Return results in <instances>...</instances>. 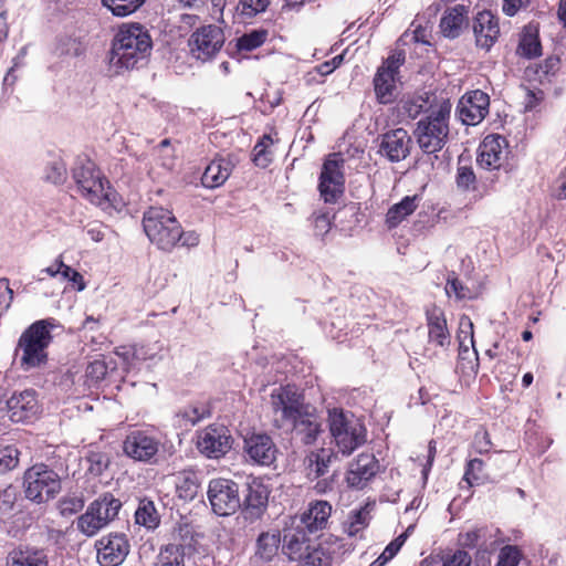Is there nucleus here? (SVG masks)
Segmentation results:
<instances>
[{
  "label": "nucleus",
  "mask_w": 566,
  "mask_h": 566,
  "mask_svg": "<svg viewBox=\"0 0 566 566\" xmlns=\"http://www.w3.org/2000/svg\"><path fill=\"white\" fill-rule=\"evenodd\" d=\"M70 271L71 268L63 262L62 255H60L50 266L40 270L36 277L38 281H43L44 274H46L64 283L69 280Z\"/></svg>",
  "instance_id": "nucleus-45"
},
{
  "label": "nucleus",
  "mask_w": 566,
  "mask_h": 566,
  "mask_svg": "<svg viewBox=\"0 0 566 566\" xmlns=\"http://www.w3.org/2000/svg\"><path fill=\"white\" fill-rule=\"evenodd\" d=\"M374 90L380 104L394 102L398 96L397 74L378 67L374 76Z\"/></svg>",
  "instance_id": "nucleus-29"
},
{
  "label": "nucleus",
  "mask_w": 566,
  "mask_h": 566,
  "mask_svg": "<svg viewBox=\"0 0 566 566\" xmlns=\"http://www.w3.org/2000/svg\"><path fill=\"white\" fill-rule=\"evenodd\" d=\"M471 556L464 551H457L451 558L442 564V566H470Z\"/></svg>",
  "instance_id": "nucleus-64"
},
{
  "label": "nucleus",
  "mask_w": 566,
  "mask_h": 566,
  "mask_svg": "<svg viewBox=\"0 0 566 566\" xmlns=\"http://www.w3.org/2000/svg\"><path fill=\"white\" fill-rule=\"evenodd\" d=\"M43 179L53 185H62L67 179V167L57 154H51L44 168Z\"/></svg>",
  "instance_id": "nucleus-36"
},
{
  "label": "nucleus",
  "mask_w": 566,
  "mask_h": 566,
  "mask_svg": "<svg viewBox=\"0 0 566 566\" xmlns=\"http://www.w3.org/2000/svg\"><path fill=\"white\" fill-rule=\"evenodd\" d=\"M417 196H407L400 202L394 205L386 214L388 228L397 227L406 217L417 209Z\"/></svg>",
  "instance_id": "nucleus-34"
},
{
  "label": "nucleus",
  "mask_w": 566,
  "mask_h": 566,
  "mask_svg": "<svg viewBox=\"0 0 566 566\" xmlns=\"http://www.w3.org/2000/svg\"><path fill=\"white\" fill-rule=\"evenodd\" d=\"M311 403L305 401L304 395L291 385L281 386L272 390L270 395V408L273 416V424L277 429H286Z\"/></svg>",
  "instance_id": "nucleus-8"
},
{
  "label": "nucleus",
  "mask_w": 566,
  "mask_h": 566,
  "mask_svg": "<svg viewBox=\"0 0 566 566\" xmlns=\"http://www.w3.org/2000/svg\"><path fill=\"white\" fill-rule=\"evenodd\" d=\"M19 463V451L13 446L0 449V473L14 469Z\"/></svg>",
  "instance_id": "nucleus-50"
},
{
  "label": "nucleus",
  "mask_w": 566,
  "mask_h": 566,
  "mask_svg": "<svg viewBox=\"0 0 566 566\" xmlns=\"http://www.w3.org/2000/svg\"><path fill=\"white\" fill-rule=\"evenodd\" d=\"M506 139L500 135H489L479 146L478 165L488 170L501 168L506 159Z\"/></svg>",
  "instance_id": "nucleus-22"
},
{
  "label": "nucleus",
  "mask_w": 566,
  "mask_h": 566,
  "mask_svg": "<svg viewBox=\"0 0 566 566\" xmlns=\"http://www.w3.org/2000/svg\"><path fill=\"white\" fill-rule=\"evenodd\" d=\"M73 168V180L80 193L91 203L107 210L114 207L115 193L107 187L105 189L99 171L87 157H78Z\"/></svg>",
  "instance_id": "nucleus-5"
},
{
  "label": "nucleus",
  "mask_w": 566,
  "mask_h": 566,
  "mask_svg": "<svg viewBox=\"0 0 566 566\" xmlns=\"http://www.w3.org/2000/svg\"><path fill=\"white\" fill-rule=\"evenodd\" d=\"M116 369V363L112 357L103 356L101 359H95L86 367L85 376L90 385H95L103 380L106 375L112 374Z\"/></svg>",
  "instance_id": "nucleus-37"
},
{
  "label": "nucleus",
  "mask_w": 566,
  "mask_h": 566,
  "mask_svg": "<svg viewBox=\"0 0 566 566\" xmlns=\"http://www.w3.org/2000/svg\"><path fill=\"white\" fill-rule=\"evenodd\" d=\"M374 505L366 504L365 506H361L359 510L353 511L344 525L345 532L349 536L357 535L361 530H364L369 521H370V512L373 510Z\"/></svg>",
  "instance_id": "nucleus-40"
},
{
  "label": "nucleus",
  "mask_w": 566,
  "mask_h": 566,
  "mask_svg": "<svg viewBox=\"0 0 566 566\" xmlns=\"http://www.w3.org/2000/svg\"><path fill=\"white\" fill-rule=\"evenodd\" d=\"M483 461L480 459H472L468 462L464 480L470 484H481L484 481V476L482 474L483 471Z\"/></svg>",
  "instance_id": "nucleus-49"
},
{
  "label": "nucleus",
  "mask_w": 566,
  "mask_h": 566,
  "mask_svg": "<svg viewBox=\"0 0 566 566\" xmlns=\"http://www.w3.org/2000/svg\"><path fill=\"white\" fill-rule=\"evenodd\" d=\"M344 159L339 154H331L323 164L318 189L325 202H335L344 189Z\"/></svg>",
  "instance_id": "nucleus-14"
},
{
  "label": "nucleus",
  "mask_w": 566,
  "mask_h": 566,
  "mask_svg": "<svg viewBox=\"0 0 566 566\" xmlns=\"http://www.w3.org/2000/svg\"><path fill=\"white\" fill-rule=\"evenodd\" d=\"M528 3L530 0H503L502 10L506 15L513 17Z\"/></svg>",
  "instance_id": "nucleus-63"
},
{
  "label": "nucleus",
  "mask_w": 566,
  "mask_h": 566,
  "mask_svg": "<svg viewBox=\"0 0 566 566\" xmlns=\"http://www.w3.org/2000/svg\"><path fill=\"white\" fill-rule=\"evenodd\" d=\"M54 319H41L31 324L20 336L15 347V356L24 371L40 368L48 361V347L52 342L51 329Z\"/></svg>",
  "instance_id": "nucleus-2"
},
{
  "label": "nucleus",
  "mask_w": 566,
  "mask_h": 566,
  "mask_svg": "<svg viewBox=\"0 0 566 566\" xmlns=\"http://www.w3.org/2000/svg\"><path fill=\"white\" fill-rule=\"evenodd\" d=\"M233 439L222 424H210L198 432L197 449L209 459H220L232 448Z\"/></svg>",
  "instance_id": "nucleus-15"
},
{
  "label": "nucleus",
  "mask_w": 566,
  "mask_h": 566,
  "mask_svg": "<svg viewBox=\"0 0 566 566\" xmlns=\"http://www.w3.org/2000/svg\"><path fill=\"white\" fill-rule=\"evenodd\" d=\"M232 170V164L224 158L213 159L205 169L201 182L207 188H217L224 184Z\"/></svg>",
  "instance_id": "nucleus-31"
},
{
  "label": "nucleus",
  "mask_w": 566,
  "mask_h": 566,
  "mask_svg": "<svg viewBox=\"0 0 566 566\" xmlns=\"http://www.w3.org/2000/svg\"><path fill=\"white\" fill-rule=\"evenodd\" d=\"M70 48L71 39L69 35H64L56 39L52 50V55L56 59V62L51 65V69L53 71L59 72L65 69V73H67L70 65Z\"/></svg>",
  "instance_id": "nucleus-43"
},
{
  "label": "nucleus",
  "mask_w": 566,
  "mask_h": 566,
  "mask_svg": "<svg viewBox=\"0 0 566 566\" xmlns=\"http://www.w3.org/2000/svg\"><path fill=\"white\" fill-rule=\"evenodd\" d=\"M521 553L517 547L506 545L500 549L496 566H518Z\"/></svg>",
  "instance_id": "nucleus-52"
},
{
  "label": "nucleus",
  "mask_w": 566,
  "mask_h": 566,
  "mask_svg": "<svg viewBox=\"0 0 566 566\" xmlns=\"http://www.w3.org/2000/svg\"><path fill=\"white\" fill-rule=\"evenodd\" d=\"M95 548L101 566H119L126 559L130 545L125 534L109 533L96 541Z\"/></svg>",
  "instance_id": "nucleus-16"
},
{
  "label": "nucleus",
  "mask_w": 566,
  "mask_h": 566,
  "mask_svg": "<svg viewBox=\"0 0 566 566\" xmlns=\"http://www.w3.org/2000/svg\"><path fill=\"white\" fill-rule=\"evenodd\" d=\"M478 48L490 51L500 36L499 19L491 11H480L472 24Z\"/></svg>",
  "instance_id": "nucleus-23"
},
{
  "label": "nucleus",
  "mask_w": 566,
  "mask_h": 566,
  "mask_svg": "<svg viewBox=\"0 0 566 566\" xmlns=\"http://www.w3.org/2000/svg\"><path fill=\"white\" fill-rule=\"evenodd\" d=\"M156 566H185V547L181 544H168L160 549Z\"/></svg>",
  "instance_id": "nucleus-42"
},
{
  "label": "nucleus",
  "mask_w": 566,
  "mask_h": 566,
  "mask_svg": "<svg viewBox=\"0 0 566 566\" xmlns=\"http://www.w3.org/2000/svg\"><path fill=\"white\" fill-rule=\"evenodd\" d=\"M468 289H465L462 283L458 280V277L452 273L448 276L446 293L450 296L454 294L458 300H462L468 297L467 293Z\"/></svg>",
  "instance_id": "nucleus-58"
},
{
  "label": "nucleus",
  "mask_w": 566,
  "mask_h": 566,
  "mask_svg": "<svg viewBox=\"0 0 566 566\" xmlns=\"http://www.w3.org/2000/svg\"><path fill=\"white\" fill-rule=\"evenodd\" d=\"M270 491L261 481L253 480L248 484L244 500V514L249 520L260 518L266 510Z\"/></svg>",
  "instance_id": "nucleus-26"
},
{
  "label": "nucleus",
  "mask_w": 566,
  "mask_h": 566,
  "mask_svg": "<svg viewBox=\"0 0 566 566\" xmlns=\"http://www.w3.org/2000/svg\"><path fill=\"white\" fill-rule=\"evenodd\" d=\"M490 97L486 93L475 90L463 95L457 106L459 119L464 125H478L489 114Z\"/></svg>",
  "instance_id": "nucleus-19"
},
{
  "label": "nucleus",
  "mask_w": 566,
  "mask_h": 566,
  "mask_svg": "<svg viewBox=\"0 0 566 566\" xmlns=\"http://www.w3.org/2000/svg\"><path fill=\"white\" fill-rule=\"evenodd\" d=\"M475 184V175L471 167L461 166L458 168L457 185L464 190L470 189Z\"/></svg>",
  "instance_id": "nucleus-57"
},
{
  "label": "nucleus",
  "mask_w": 566,
  "mask_h": 566,
  "mask_svg": "<svg viewBox=\"0 0 566 566\" xmlns=\"http://www.w3.org/2000/svg\"><path fill=\"white\" fill-rule=\"evenodd\" d=\"M199 482L196 473L184 471L179 473L176 482V492L178 497L184 501H192L198 493Z\"/></svg>",
  "instance_id": "nucleus-39"
},
{
  "label": "nucleus",
  "mask_w": 566,
  "mask_h": 566,
  "mask_svg": "<svg viewBox=\"0 0 566 566\" xmlns=\"http://www.w3.org/2000/svg\"><path fill=\"white\" fill-rule=\"evenodd\" d=\"M406 539V534L400 535L394 542L387 545L381 555L374 560L369 566H384L386 565L400 549Z\"/></svg>",
  "instance_id": "nucleus-51"
},
{
  "label": "nucleus",
  "mask_w": 566,
  "mask_h": 566,
  "mask_svg": "<svg viewBox=\"0 0 566 566\" xmlns=\"http://www.w3.org/2000/svg\"><path fill=\"white\" fill-rule=\"evenodd\" d=\"M13 300V291L8 279H0V316L8 311Z\"/></svg>",
  "instance_id": "nucleus-59"
},
{
  "label": "nucleus",
  "mask_w": 566,
  "mask_h": 566,
  "mask_svg": "<svg viewBox=\"0 0 566 566\" xmlns=\"http://www.w3.org/2000/svg\"><path fill=\"white\" fill-rule=\"evenodd\" d=\"M517 52L527 59H533L541 55L542 45L538 35L536 31L533 30L531 27L524 29V32L520 40Z\"/></svg>",
  "instance_id": "nucleus-41"
},
{
  "label": "nucleus",
  "mask_w": 566,
  "mask_h": 566,
  "mask_svg": "<svg viewBox=\"0 0 566 566\" xmlns=\"http://www.w3.org/2000/svg\"><path fill=\"white\" fill-rule=\"evenodd\" d=\"M113 14L117 17H127L137 11L146 0H102Z\"/></svg>",
  "instance_id": "nucleus-44"
},
{
  "label": "nucleus",
  "mask_w": 566,
  "mask_h": 566,
  "mask_svg": "<svg viewBox=\"0 0 566 566\" xmlns=\"http://www.w3.org/2000/svg\"><path fill=\"white\" fill-rule=\"evenodd\" d=\"M293 437L305 446L314 444L323 432L322 418L315 407L310 405L287 426Z\"/></svg>",
  "instance_id": "nucleus-17"
},
{
  "label": "nucleus",
  "mask_w": 566,
  "mask_h": 566,
  "mask_svg": "<svg viewBox=\"0 0 566 566\" xmlns=\"http://www.w3.org/2000/svg\"><path fill=\"white\" fill-rule=\"evenodd\" d=\"M17 500V491L13 486L8 485L0 490V513L8 514L12 511Z\"/></svg>",
  "instance_id": "nucleus-53"
},
{
  "label": "nucleus",
  "mask_w": 566,
  "mask_h": 566,
  "mask_svg": "<svg viewBox=\"0 0 566 566\" xmlns=\"http://www.w3.org/2000/svg\"><path fill=\"white\" fill-rule=\"evenodd\" d=\"M143 227L150 242L164 251H170L181 238L178 220L163 207L148 208L144 212Z\"/></svg>",
  "instance_id": "nucleus-6"
},
{
  "label": "nucleus",
  "mask_w": 566,
  "mask_h": 566,
  "mask_svg": "<svg viewBox=\"0 0 566 566\" xmlns=\"http://www.w3.org/2000/svg\"><path fill=\"white\" fill-rule=\"evenodd\" d=\"M439 27L444 38H459L469 27V7L464 4H455L447 8L440 19Z\"/></svg>",
  "instance_id": "nucleus-25"
},
{
  "label": "nucleus",
  "mask_w": 566,
  "mask_h": 566,
  "mask_svg": "<svg viewBox=\"0 0 566 566\" xmlns=\"http://www.w3.org/2000/svg\"><path fill=\"white\" fill-rule=\"evenodd\" d=\"M161 349L163 347L157 343L151 346H140L135 348L134 356L140 360H156L161 358L159 355Z\"/></svg>",
  "instance_id": "nucleus-56"
},
{
  "label": "nucleus",
  "mask_w": 566,
  "mask_h": 566,
  "mask_svg": "<svg viewBox=\"0 0 566 566\" xmlns=\"http://www.w3.org/2000/svg\"><path fill=\"white\" fill-rule=\"evenodd\" d=\"M336 457L337 454L332 449L321 448L311 451L305 458L308 478L314 480L324 476Z\"/></svg>",
  "instance_id": "nucleus-30"
},
{
  "label": "nucleus",
  "mask_w": 566,
  "mask_h": 566,
  "mask_svg": "<svg viewBox=\"0 0 566 566\" xmlns=\"http://www.w3.org/2000/svg\"><path fill=\"white\" fill-rule=\"evenodd\" d=\"M209 415L207 407L202 403L185 407L178 412V417L185 421V424H196Z\"/></svg>",
  "instance_id": "nucleus-48"
},
{
  "label": "nucleus",
  "mask_w": 566,
  "mask_h": 566,
  "mask_svg": "<svg viewBox=\"0 0 566 566\" xmlns=\"http://www.w3.org/2000/svg\"><path fill=\"white\" fill-rule=\"evenodd\" d=\"M160 441L146 430L130 431L123 441V452L126 457L144 462L156 463Z\"/></svg>",
  "instance_id": "nucleus-13"
},
{
  "label": "nucleus",
  "mask_w": 566,
  "mask_h": 566,
  "mask_svg": "<svg viewBox=\"0 0 566 566\" xmlns=\"http://www.w3.org/2000/svg\"><path fill=\"white\" fill-rule=\"evenodd\" d=\"M8 566H46L45 555L42 551L30 547H18L9 553Z\"/></svg>",
  "instance_id": "nucleus-32"
},
{
  "label": "nucleus",
  "mask_w": 566,
  "mask_h": 566,
  "mask_svg": "<svg viewBox=\"0 0 566 566\" xmlns=\"http://www.w3.org/2000/svg\"><path fill=\"white\" fill-rule=\"evenodd\" d=\"M411 145V137L406 129H392L381 136L379 154L391 163H398L408 157Z\"/></svg>",
  "instance_id": "nucleus-21"
},
{
  "label": "nucleus",
  "mask_w": 566,
  "mask_h": 566,
  "mask_svg": "<svg viewBox=\"0 0 566 566\" xmlns=\"http://www.w3.org/2000/svg\"><path fill=\"white\" fill-rule=\"evenodd\" d=\"M424 101L421 98H408L402 101L401 109L410 118H416L422 111Z\"/></svg>",
  "instance_id": "nucleus-61"
},
{
  "label": "nucleus",
  "mask_w": 566,
  "mask_h": 566,
  "mask_svg": "<svg viewBox=\"0 0 566 566\" xmlns=\"http://www.w3.org/2000/svg\"><path fill=\"white\" fill-rule=\"evenodd\" d=\"M405 63V52L396 51L379 66L398 75L399 67Z\"/></svg>",
  "instance_id": "nucleus-60"
},
{
  "label": "nucleus",
  "mask_w": 566,
  "mask_h": 566,
  "mask_svg": "<svg viewBox=\"0 0 566 566\" xmlns=\"http://www.w3.org/2000/svg\"><path fill=\"white\" fill-rule=\"evenodd\" d=\"M283 552L295 566H331L332 553L308 539L302 531L285 535Z\"/></svg>",
  "instance_id": "nucleus-7"
},
{
  "label": "nucleus",
  "mask_w": 566,
  "mask_h": 566,
  "mask_svg": "<svg viewBox=\"0 0 566 566\" xmlns=\"http://www.w3.org/2000/svg\"><path fill=\"white\" fill-rule=\"evenodd\" d=\"M380 464L373 453L363 452L349 462L346 471V483L349 488L361 490L379 472Z\"/></svg>",
  "instance_id": "nucleus-18"
},
{
  "label": "nucleus",
  "mask_w": 566,
  "mask_h": 566,
  "mask_svg": "<svg viewBox=\"0 0 566 566\" xmlns=\"http://www.w3.org/2000/svg\"><path fill=\"white\" fill-rule=\"evenodd\" d=\"M109 465V458L106 453L87 450L80 459V467L90 474L101 475Z\"/></svg>",
  "instance_id": "nucleus-35"
},
{
  "label": "nucleus",
  "mask_w": 566,
  "mask_h": 566,
  "mask_svg": "<svg viewBox=\"0 0 566 566\" xmlns=\"http://www.w3.org/2000/svg\"><path fill=\"white\" fill-rule=\"evenodd\" d=\"M120 507L122 502L112 494L101 496L78 517V531L86 536H94L117 516Z\"/></svg>",
  "instance_id": "nucleus-9"
},
{
  "label": "nucleus",
  "mask_w": 566,
  "mask_h": 566,
  "mask_svg": "<svg viewBox=\"0 0 566 566\" xmlns=\"http://www.w3.org/2000/svg\"><path fill=\"white\" fill-rule=\"evenodd\" d=\"M266 145L263 144V142H259L254 148H253V160L255 165L261 167H266L269 163L271 161V158L269 157L266 153Z\"/></svg>",
  "instance_id": "nucleus-62"
},
{
  "label": "nucleus",
  "mask_w": 566,
  "mask_h": 566,
  "mask_svg": "<svg viewBox=\"0 0 566 566\" xmlns=\"http://www.w3.org/2000/svg\"><path fill=\"white\" fill-rule=\"evenodd\" d=\"M207 494L212 511L219 516L231 515L241 506L239 485L232 480H211Z\"/></svg>",
  "instance_id": "nucleus-11"
},
{
  "label": "nucleus",
  "mask_w": 566,
  "mask_h": 566,
  "mask_svg": "<svg viewBox=\"0 0 566 566\" xmlns=\"http://www.w3.org/2000/svg\"><path fill=\"white\" fill-rule=\"evenodd\" d=\"M458 340L461 350H468L469 345H474L473 340V323L467 315H462L459 321Z\"/></svg>",
  "instance_id": "nucleus-47"
},
{
  "label": "nucleus",
  "mask_w": 566,
  "mask_h": 566,
  "mask_svg": "<svg viewBox=\"0 0 566 566\" xmlns=\"http://www.w3.org/2000/svg\"><path fill=\"white\" fill-rule=\"evenodd\" d=\"M451 104L443 102L417 123L415 136L420 149L428 155L440 151L449 138Z\"/></svg>",
  "instance_id": "nucleus-3"
},
{
  "label": "nucleus",
  "mask_w": 566,
  "mask_h": 566,
  "mask_svg": "<svg viewBox=\"0 0 566 566\" xmlns=\"http://www.w3.org/2000/svg\"><path fill=\"white\" fill-rule=\"evenodd\" d=\"M135 521L138 525H143L149 530L156 528L160 522V517L155 503L148 499L139 500L138 507L135 512Z\"/></svg>",
  "instance_id": "nucleus-38"
},
{
  "label": "nucleus",
  "mask_w": 566,
  "mask_h": 566,
  "mask_svg": "<svg viewBox=\"0 0 566 566\" xmlns=\"http://www.w3.org/2000/svg\"><path fill=\"white\" fill-rule=\"evenodd\" d=\"M270 0H241V12L247 17H254L255 14L265 11Z\"/></svg>",
  "instance_id": "nucleus-54"
},
{
  "label": "nucleus",
  "mask_w": 566,
  "mask_h": 566,
  "mask_svg": "<svg viewBox=\"0 0 566 566\" xmlns=\"http://www.w3.org/2000/svg\"><path fill=\"white\" fill-rule=\"evenodd\" d=\"M268 38L266 30H253L238 39V48L242 51H252L261 46Z\"/></svg>",
  "instance_id": "nucleus-46"
},
{
  "label": "nucleus",
  "mask_w": 566,
  "mask_h": 566,
  "mask_svg": "<svg viewBox=\"0 0 566 566\" xmlns=\"http://www.w3.org/2000/svg\"><path fill=\"white\" fill-rule=\"evenodd\" d=\"M328 427L333 443L345 457L350 455L367 441L365 424L350 412L340 409L329 410Z\"/></svg>",
  "instance_id": "nucleus-4"
},
{
  "label": "nucleus",
  "mask_w": 566,
  "mask_h": 566,
  "mask_svg": "<svg viewBox=\"0 0 566 566\" xmlns=\"http://www.w3.org/2000/svg\"><path fill=\"white\" fill-rule=\"evenodd\" d=\"M9 417L13 422L29 421L39 412V402L33 389H27L14 394L6 401Z\"/></svg>",
  "instance_id": "nucleus-24"
},
{
  "label": "nucleus",
  "mask_w": 566,
  "mask_h": 566,
  "mask_svg": "<svg viewBox=\"0 0 566 566\" xmlns=\"http://www.w3.org/2000/svg\"><path fill=\"white\" fill-rule=\"evenodd\" d=\"M244 452L254 464L271 465L276 459L277 449L270 436L253 433L244 438Z\"/></svg>",
  "instance_id": "nucleus-20"
},
{
  "label": "nucleus",
  "mask_w": 566,
  "mask_h": 566,
  "mask_svg": "<svg viewBox=\"0 0 566 566\" xmlns=\"http://www.w3.org/2000/svg\"><path fill=\"white\" fill-rule=\"evenodd\" d=\"M25 496L36 503L48 502L61 490V479L45 465H34L24 473Z\"/></svg>",
  "instance_id": "nucleus-10"
},
{
  "label": "nucleus",
  "mask_w": 566,
  "mask_h": 566,
  "mask_svg": "<svg viewBox=\"0 0 566 566\" xmlns=\"http://www.w3.org/2000/svg\"><path fill=\"white\" fill-rule=\"evenodd\" d=\"M332 505L327 501H316L301 516V522L308 532L322 531L327 526Z\"/></svg>",
  "instance_id": "nucleus-28"
},
{
  "label": "nucleus",
  "mask_w": 566,
  "mask_h": 566,
  "mask_svg": "<svg viewBox=\"0 0 566 566\" xmlns=\"http://www.w3.org/2000/svg\"><path fill=\"white\" fill-rule=\"evenodd\" d=\"M151 38L140 24H125L119 28L112 49V61L125 69H134L150 54Z\"/></svg>",
  "instance_id": "nucleus-1"
},
{
  "label": "nucleus",
  "mask_w": 566,
  "mask_h": 566,
  "mask_svg": "<svg viewBox=\"0 0 566 566\" xmlns=\"http://www.w3.org/2000/svg\"><path fill=\"white\" fill-rule=\"evenodd\" d=\"M281 535L279 532L260 534L256 541L255 557L264 563L271 562L279 553Z\"/></svg>",
  "instance_id": "nucleus-33"
},
{
  "label": "nucleus",
  "mask_w": 566,
  "mask_h": 566,
  "mask_svg": "<svg viewBox=\"0 0 566 566\" xmlns=\"http://www.w3.org/2000/svg\"><path fill=\"white\" fill-rule=\"evenodd\" d=\"M226 41L223 30L214 24L197 29L189 39L191 55L202 62L213 59Z\"/></svg>",
  "instance_id": "nucleus-12"
},
{
  "label": "nucleus",
  "mask_w": 566,
  "mask_h": 566,
  "mask_svg": "<svg viewBox=\"0 0 566 566\" xmlns=\"http://www.w3.org/2000/svg\"><path fill=\"white\" fill-rule=\"evenodd\" d=\"M108 228L99 221L88 222L84 229L83 234L87 235L92 241L99 242L104 239Z\"/></svg>",
  "instance_id": "nucleus-55"
},
{
  "label": "nucleus",
  "mask_w": 566,
  "mask_h": 566,
  "mask_svg": "<svg viewBox=\"0 0 566 566\" xmlns=\"http://www.w3.org/2000/svg\"><path fill=\"white\" fill-rule=\"evenodd\" d=\"M427 326L429 342L440 347H448L451 336L447 326V319L440 308L433 307L427 311Z\"/></svg>",
  "instance_id": "nucleus-27"
}]
</instances>
